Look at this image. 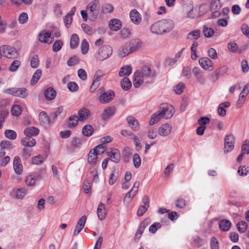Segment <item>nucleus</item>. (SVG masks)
<instances>
[{
    "instance_id": "nucleus-1",
    "label": "nucleus",
    "mask_w": 249,
    "mask_h": 249,
    "mask_svg": "<svg viewBox=\"0 0 249 249\" xmlns=\"http://www.w3.org/2000/svg\"><path fill=\"white\" fill-rule=\"evenodd\" d=\"M174 27L175 23L173 20L163 19L152 24L150 27V30L153 34L162 35L170 32Z\"/></svg>"
},
{
    "instance_id": "nucleus-2",
    "label": "nucleus",
    "mask_w": 249,
    "mask_h": 249,
    "mask_svg": "<svg viewBox=\"0 0 249 249\" xmlns=\"http://www.w3.org/2000/svg\"><path fill=\"white\" fill-rule=\"evenodd\" d=\"M156 75L155 71H152L149 67H143L141 70L136 71L133 76V85L138 88L141 86L145 80Z\"/></svg>"
},
{
    "instance_id": "nucleus-3",
    "label": "nucleus",
    "mask_w": 249,
    "mask_h": 249,
    "mask_svg": "<svg viewBox=\"0 0 249 249\" xmlns=\"http://www.w3.org/2000/svg\"><path fill=\"white\" fill-rule=\"evenodd\" d=\"M0 53L7 58L14 59L19 56V53L16 48L8 45H3L0 48Z\"/></svg>"
},
{
    "instance_id": "nucleus-4",
    "label": "nucleus",
    "mask_w": 249,
    "mask_h": 249,
    "mask_svg": "<svg viewBox=\"0 0 249 249\" xmlns=\"http://www.w3.org/2000/svg\"><path fill=\"white\" fill-rule=\"evenodd\" d=\"M3 93L17 96L21 98H25L28 95V91L24 88H12L3 90Z\"/></svg>"
},
{
    "instance_id": "nucleus-5",
    "label": "nucleus",
    "mask_w": 249,
    "mask_h": 249,
    "mask_svg": "<svg viewBox=\"0 0 249 249\" xmlns=\"http://www.w3.org/2000/svg\"><path fill=\"white\" fill-rule=\"evenodd\" d=\"M112 53V48L108 45H104L98 49L96 53V58L99 61H103L108 58Z\"/></svg>"
},
{
    "instance_id": "nucleus-6",
    "label": "nucleus",
    "mask_w": 249,
    "mask_h": 249,
    "mask_svg": "<svg viewBox=\"0 0 249 249\" xmlns=\"http://www.w3.org/2000/svg\"><path fill=\"white\" fill-rule=\"evenodd\" d=\"M162 118L170 119L174 115L175 110L173 106L167 104H162L158 110Z\"/></svg>"
},
{
    "instance_id": "nucleus-7",
    "label": "nucleus",
    "mask_w": 249,
    "mask_h": 249,
    "mask_svg": "<svg viewBox=\"0 0 249 249\" xmlns=\"http://www.w3.org/2000/svg\"><path fill=\"white\" fill-rule=\"evenodd\" d=\"M235 140L234 136L231 134L227 135L224 139V152L227 154L232 151L234 147Z\"/></svg>"
},
{
    "instance_id": "nucleus-8",
    "label": "nucleus",
    "mask_w": 249,
    "mask_h": 249,
    "mask_svg": "<svg viewBox=\"0 0 249 249\" xmlns=\"http://www.w3.org/2000/svg\"><path fill=\"white\" fill-rule=\"evenodd\" d=\"M139 186V182L137 181L134 183L131 190L125 196L124 199V202L128 204L131 202L132 198L136 195L138 191Z\"/></svg>"
},
{
    "instance_id": "nucleus-9",
    "label": "nucleus",
    "mask_w": 249,
    "mask_h": 249,
    "mask_svg": "<svg viewBox=\"0 0 249 249\" xmlns=\"http://www.w3.org/2000/svg\"><path fill=\"white\" fill-rule=\"evenodd\" d=\"M192 72L198 83L201 85L205 84L206 80L204 73L198 67H196L194 68Z\"/></svg>"
},
{
    "instance_id": "nucleus-10",
    "label": "nucleus",
    "mask_w": 249,
    "mask_h": 249,
    "mask_svg": "<svg viewBox=\"0 0 249 249\" xmlns=\"http://www.w3.org/2000/svg\"><path fill=\"white\" fill-rule=\"evenodd\" d=\"M114 97V92L111 90H109L101 94L99 99L101 103L106 104L111 101Z\"/></svg>"
},
{
    "instance_id": "nucleus-11",
    "label": "nucleus",
    "mask_w": 249,
    "mask_h": 249,
    "mask_svg": "<svg viewBox=\"0 0 249 249\" xmlns=\"http://www.w3.org/2000/svg\"><path fill=\"white\" fill-rule=\"evenodd\" d=\"M198 62L201 67L205 70L213 71L214 69L213 62L208 57L201 58Z\"/></svg>"
},
{
    "instance_id": "nucleus-12",
    "label": "nucleus",
    "mask_w": 249,
    "mask_h": 249,
    "mask_svg": "<svg viewBox=\"0 0 249 249\" xmlns=\"http://www.w3.org/2000/svg\"><path fill=\"white\" fill-rule=\"evenodd\" d=\"M87 220L86 215L82 216L78 221L74 228L73 236H77L84 228Z\"/></svg>"
},
{
    "instance_id": "nucleus-13",
    "label": "nucleus",
    "mask_w": 249,
    "mask_h": 249,
    "mask_svg": "<svg viewBox=\"0 0 249 249\" xmlns=\"http://www.w3.org/2000/svg\"><path fill=\"white\" fill-rule=\"evenodd\" d=\"M172 128V126L170 124H163L159 128L158 133L161 136L167 137L170 134Z\"/></svg>"
},
{
    "instance_id": "nucleus-14",
    "label": "nucleus",
    "mask_w": 249,
    "mask_h": 249,
    "mask_svg": "<svg viewBox=\"0 0 249 249\" xmlns=\"http://www.w3.org/2000/svg\"><path fill=\"white\" fill-rule=\"evenodd\" d=\"M131 53L132 52L127 43L120 47L117 52V54L120 58L126 57Z\"/></svg>"
},
{
    "instance_id": "nucleus-15",
    "label": "nucleus",
    "mask_w": 249,
    "mask_h": 249,
    "mask_svg": "<svg viewBox=\"0 0 249 249\" xmlns=\"http://www.w3.org/2000/svg\"><path fill=\"white\" fill-rule=\"evenodd\" d=\"M132 53L139 50L142 47V43L139 39H135L127 43Z\"/></svg>"
},
{
    "instance_id": "nucleus-16",
    "label": "nucleus",
    "mask_w": 249,
    "mask_h": 249,
    "mask_svg": "<svg viewBox=\"0 0 249 249\" xmlns=\"http://www.w3.org/2000/svg\"><path fill=\"white\" fill-rule=\"evenodd\" d=\"M130 18L132 22L135 24H139L142 20L141 14L136 10H132L129 13Z\"/></svg>"
},
{
    "instance_id": "nucleus-17",
    "label": "nucleus",
    "mask_w": 249,
    "mask_h": 249,
    "mask_svg": "<svg viewBox=\"0 0 249 249\" xmlns=\"http://www.w3.org/2000/svg\"><path fill=\"white\" fill-rule=\"evenodd\" d=\"M107 155L110 157V160L113 162L118 163L120 160L121 154L117 149H111L110 151L108 152Z\"/></svg>"
},
{
    "instance_id": "nucleus-18",
    "label": "nucleus",
    "mask_w": 249,
    "mask_h": 249,
    "mask_svg": "<svg viewBox=\"0 0 249 249\" xmlns=\"http://www.w3.org/2000/svg\"><path fill=\"white\" fill-rule=\"evenodd\" d=\"M13 167L17 174H21L23 171V166L19 157L16 156L13 160Z\"/></svg>"
},
{
    "instance_id": "nucleus-19",
    "label": "nucleus",
    "mask_w": 249,
    "mask_h": 249,
    "mask_svg": "<svg viewBox=\"0 0 249 249\" xmlns=\"http://www.w3.org/2000/svg\"><path fill=\"white\" fill-rule=\"evenodd\" d=\"M115 109L114 107H108L105 109L102 114V119L104 121H107L112 117L115 113Z\"/></svg>"
},
{
    "instance_id": "nucleus-20",
    "label": "nucleus",
    "mask_w": 249,
    "mask_h": 249,
    "mask_svg": "<svg viewBox=\"0 0 249 249\" xmlns=\"http://www.w3.org/2000/svg\"><path fill=\"white\" fill-rule=\"evenodd\" d=\"M21 143L25 147H32L36 145V141L32 137L26 136L21 141Z\"/></svg>"
},
{
    "instance_id": "nucleus-21",
    "label": "nucleus",
    "mask_w": 249,
    "mask_h": 249,
    "mask_svg": "<svg viewBox=\"0 0 249 249\" xmlns=\"http://www.w3.org/2000/svg\"><path fill=\"white\" fill-rule=\"evenodd\" d=\"M127 121L130 128L134 131H137L140 128L138 120L133 117L129 116L127 118Z\"/></svg>"
},
{
    "instance_id": "nucleus-22",
    "label": "nucleus",
    "mask_w": 249,
    "mask_h": 249,
    "mask_svg": "<svg viewBox=\"0 0 249 249\" xmlns=\"http://www.w3.org/2000/svg\"><path fill=\"white\" fill-rule=\"evenodd\" d=\"M109 26L111 30L117 31L121 28L122 22L118 19H112L109 21Z\"/></svg>"
},
{
    "instance_id": "nucleus-23",
    "label": "nucleus",
    "mask_w": 249,
    "mask_h": 249,
    "mask_svg": "<svg viewBox=\"0 0 249 249\" xmlns=\"http://www.w3.org/2000/svg\"><path fill=\"white\" fill-rule=\"evenodd\" d=\"M231 226V221L227 219H222L219 221V227L221 231H228Z\"/></svg>"
},
{
    "instance_id": "nucleus-24",
    "label": "nucleus",
    "mask_w": 249,
    "mask_h": 249,
    "mask_svg": "<svg viewBox=\"0 0 249 249\" xmlns=\"http://www.w3.org/2000/svg\"><path fill=\"white\" fill-rule=\"evenodd\" d=\"M119 170L118 167H114L111 171L109 179V184L111 185L114 184L117 180L119 176Z\"/></svg>"
},
{
    "instance_id": "nucleus-25",
    "label": "nucleus",
    "mask_w": 249,
    "mask_h": 249,
    "mask_svg": "<svg viewBox=\"0 0 249 249\" xmlns=\"http://www.w3.org/2000/svg\"><path fill=\"white\" fill-rule=\"evenodd\" d=\"M97 214L98 218L100 220L104 219L106 216V211L105 209V205L104 203H101L97 208Z\"/></svg>"
},
{
    "instance_id": "nucleus-26",
    "label": "nucleus",
    "mask_w": 249,
    "mask_h": 249,
    "mask_svg": "<svg viewBox=\"0 0 249 249\" xmlns=\"http://www.w3.org/2000/svg\"><path fill=\"white\" fill-rule=\"evenodd\" d=\"M231 104L229 102H226L221 103L218 107L217 113L218 114L222 117L225 116L226 114V110L225 108L229 107Z\"/></svg>"
},
{
    "instance_id": "nucleus-27",
    "label": "nucleus",
    "mask_w": 249,
    "mask_h": 249,
    "mask_svg": "<svg viewBox=\"0 0 249 249\" xmlns=\"http://www.w3.org/2000/svg\"><path fill=\"white\" fill-rule=\"evenodd\" d=\"M78 114L79 120L84 121L89 118L90 115V112L87 108H83L78 111Z\"/></svg>"
},
{
    "instance_id": "nucleus-28",
    "label": "nucleus",
    "mask_w": 249,
    "mask_h": 249,
    "mask_svg": "<svg viewBox=\"0 0 249 249\" xmlns=\"http://www.w3.org/2000/svg\"><path fill=\"white\" fill-rule=\"evenodd\" d=\"M132 69L130 65H125L122 67L119 71V75L120 77L127 76L132 72Z\"/></svg>"
},
{
    "instance_id": "nucleus-29",
    "label": "nucleus",
    "mask_w": 249,
    "mask_h": 249,
    "mask_svg": "<svg viewBox=\"0 0 249 249\" xmlns=\"http://www.w3.org/2000/svg\"><path fill=\"white\" fill-rule=\"evenodd\" d=\"M39 130L35 127H28L24 130V134L26 136L32 137L38 134Z\"/></svg>"
},
{
    "instance_id": "nucleus-30",
    "label": "nucleus",
    "mask_w": 249,
    "mask_h": 249,
    "mask_svg": "<svg viewBox=\"0 0 249 249\" xmlns=\"http://www.w3.org/2000/svg\"><path fill=\"white\" fill-rule=\"evenodd\" d=\"M51 36V34L50 33L43 31L39 34L38 39L40 42L46 43L49 42Z\"/></svg>"
},
{
    "instance_id": "nucleus-31",
    "label": "nucleus",
    "mask_w": 249,
    "mask_h": 249,
    "mask_svg": "<svg viewBox=\"0 0 249 249\" xmlns=\"http://www.w3.org/2000/svg\"><path fill=\"white\" fill-rule=\"evenodd\" d=\"M56 92L53 88H49L44 91V96L48 100L53 99L56 96Z\"/></svg>"
},
{
    "instance_id": "nucleus-32",
    "label": "nucleus",
    "mask_w": 249,
    "mask_h": 249,
    "mask_svg": "<svg viewBox=\"0 0 249 249\" xmlns=\"http://www.w3.org/2000/svg\"><path fill=\"white\" fill-rule=\"evenodd\" d=\"M79 119L76 115H73L70 117L67 120V125L70 128H73L76 126L78 123Z\"/></svg>"
},
{
    "instance_id": "nucleus-33",
    "label": "nucleus",
    "mask_w": 249,
    "mask_h": 249,
    "mask_svg": "<svg viewBox=\"0 0 249 249\" xmlns=\"http://www.w3.org/2000/svg\"><path fill=\"white\" fill-rule=\"evenodd\" d=\"M221 4L220 0H211L210 3L211 10L213 13L216 12L217 10L220 9Z\"/></svg>"
},
{
    "instance_id": "nucleus-34",
    "label": "nucleus",
    "mask_w": 249,
    "mask_h": 249,
    "mask_svg": "<svg viewBox=\"0 0 249 249\" xmlns=\"http://www.w3.org/2000/svg\"><path fill=\"white\" fill-rule=\"evenodd\" d=\"M79 37L77 34H73L71 38L70 47L71 49L76 48L79 44Z\"/></svg>"
},
{
    "instance_id": "nucleus-35",
    "label": "nucleus",
    "mask_w": 249,
    "mask_h": 249,
    "mask_svg": "<svg viewBox=\"0 0 249 249\" xmlns=\"http://www.w3.org/2000/svg\"><path fill=\"white\" fill-rule=\"evenodd\" d=\"M39 120L43 125H47L50 122L48 116L44 111H42L39 114Z\"/></svg>"
},
{
    "instance_id": "nucleus-36",
    "label": "nucleus",
    "mask_w": 249,
    "mask_h": 249,
    "mask_svg": "<svg viewBox=\"0 0 249 249\" xmlns=\"http://www.w3.org/2000/svg\"><path fill=\"white\" fill-rule=\"evenodd\" d=\"M203 34L206 37H211L214 34V31L213 28H209L206 25L203 26Z\"/></svg>"
},
{
    "instance_id": "nucleus-37",
    "label": "nucleus",
    "mask_w": 249,
    "mask_h": 249,
    "mask_svg": "<svg viewBox=\"0 0 249 249\" xmlns=\"http://www.w3.org/2000/svg\"><path fill=\"white\" fill-rule=\"evenodd\" d=\"M121 85L124 90H127L131 87V82L128 78L125 77L121 81Z\"/></svg>"
},
{
    "instance_id": "nucleus-38",
    "label": "nucleus",
    "mask_w": 249,
    "mask_h": 249,
    "mask_svg": "<svg viewBox=\"0 0 249 249\" xmlns=\"http://www.w3.org/2000/svg\"><path fill=\"white\" fill-rule=\"evenodd\" d=\"M93 133V129L90 125H86L82 129V133L85 136L89 137Z\"/></svg>"
},
{
    "instance_id": "nucleus-39",
    "label": "nucleus",
    "mask_w": 249,
    "mask_h": 249,
    "mask_svg": "<svg viewBox=\"0 0 249 249\" xmlns=\"http://www.w3.org/2000/svg\"><path fill=\"white\" fill-rule=\"evenodd\" d=\"M162 118L159 112L158 111L155 112L151 117V119L149 122V124L150 125H152L155 123L158 122L160 119Z\"/></svg>"
},
{
    "instance_id": "nucleus-40",
    "label": "nucleus",
    "mask_w": 249,
    "mask_h": 249,
    "mask_svg": "<svg viewBox=\"0 0 249 249\" xmlns=\"http://www.w3.org/2000/svg\"><path fill=\"white\" fill-rule=\"evenodd\" d=\"M9 112L6 109H2L0 112V129L3 126V124L5 122V119L7 117Z\"/></svg>"
},
{
    "instance_id": "nucleus-41",
    "label": "nucleus",
    "mask_w": 249,
    "mask_h": 249,
    "mask_svg": "<svg viewBox=\"0 0 249 249\" xmlns=\"http://www.w3.org/2000/svg\"><path fill=\"white\" fill-rule=\"evenodd\" d=\"M42 74V71L40 69H37L34 73L32 80V84H36L37 83Z\"/></svg>"
},
{
    "instance_id": "nucleus-42",
    "label": "nucleus",
    "mask_w": 249,
    "mask_h": 249,
    "mask_svg": "<svg viewBox=\"0 0 249 249\" xmlns=\"http://www.w3.org/2000/svg\"><path fill=\"white\" fill-rule=\"evenodd\" d=\"M150 218H145L141 222L137 231L143 233L144 229L150 224Z\"/></svg>"
},
{
    "instance_id": "nucleus-43",
    "label": "nucleus",
    "mask_w": 249,
    "mask_h": 249,
    "mask_svg": "<svg viewBox=\"0 0 249 249\" xmlns=\"http://www.w3.org/2000/svg\"><path fill=\"white\" fill-rule=\"evenodd\" d=\"M107 149L106 146L104 144H100L96 146L94 148V155L96 156L98 155H101L103 154Z\"/></svg>"
},
{
    "instance_id": "nucleus-44",
    "label": "nucleus",
    "mask_w": 249,
    "mask_h": 249,
    "mask_svg": "<svg viewBox=\"0 0 249 249\" xmlns=\"http://www.w3.org/2000/svg\"><path fill=\"white\" fill-rule=\"evenodd\" d=\"M200 36V31L198 29L193 31L190 32L188 35L187 38L191 40H196L198 39Z\"/></svg>"
},
{
    "instance_id": "nucleus-45",
    "label": "nucleus",
    "mask_w": 249,
    "mask_h": 249,
    "mask_svg": "<svg viewBox=\"0 0 249 249\" xmlns=\"http://www.w3.org/2000/svg\"><path fill=\"white\" fill-rule=\"evenodd\" d=\"M39 65V60L37 55H34L30 61V65L32 68L36 69Z\"/></svg>"
},
{
    "instance_id": "nucleus-46",
    "label": "nucleus",
    "mask_w": 249,
    "mask_h": 249,
    "mask_svg": "<svg viewBox=\"0 0 249 249\" xmlns=\"http://www.w3.org/2000/svg\"><path fill=\"white\" fill-rule=\"evenodd\" d=\"M236 227L240 233H244L247 230L248 225L245 221H240L237 224Z\"/></svg>"
},
{
    "instance_id": "nucleus-47",
    "label": "nucleus",
    "mask_w": 249,
    "mask_h": 249,
    "mask_svg": "<svg viewBox=\"0 0 249 249\" xmlns=\"http://www.w3.org/2000/svg\"><path fill=\"white\" fill-rule=\"evenodd\" d=\"M102 12L104 14L111 13L114 10L113 6L110 3H106L102 6Z\"/></svg>"
},
{
    "instance_id": "nucleus-48",
    "label": "nucleus",
    "mask_w": 249,
    "mask_h": 249,
    "mask_svg": "<svg viewBox=\"0 0 249 249\" xmlns=\"http://www.w3.org/2000/svg\"><path fill=\"white\" fill-rule=\"evenodd\" d=\"M21 107L19 105H15L11 108V113L14 116H18L21 113Z\"/></svg>"
},
{
    "instance_id": "nucleus-49",
    "label": "nucleus",
    "mask_w": 249,
    "mask_h": 249,
    "mask_svg": "<svg viewBox=\"0 0 249 249\" xmlns=\"http://www.w3.org/2000/svg\"><path fill=\"white\" fill-rule=\"evenodd\" d=\"M242 154H249V141L245 140L241 147V152Z\"/></svg>"
},
{
    "instance_id": "nucleus-50",
    "label": "nucleus",
    "mask_w": 249,
    "mask_h": 249,
    "mask_svg": "<svg viewBox=\"0 0 249 249\" xmlns=\"http://www.w3.org/2000/svg\"><path fill=\"white\" fill-rule=\"evenodd\" d=\"M21 63L19 60H15L12 62L9 67V70L11 72H15L20 66Z\"/></svg>"
},
{
    "instance_id": "nucleus-51",
    "label": "nucleus",
    "mask_w": 249,
    "mask_h": 249,
    "mask_svg": "<svg viewBox=\"0 0 249 249\" xmlns=\"http://www.w3.org/2000/svg\"><path fill=\"white\" fill-rule=\"evenodd\" d=\"M5 136L6 138L10 140H15L17 138L16 132L12 130H6L4 132Z\"/></svg>"
},
{
    "instance_id": "nucleus-52",
    "label": "nucleus",
    "mask_w": 249,
    "mask_h": 249,
    "mask_svg": "<svg viewBox=\"0 0 249 249\" xmlns=\"http://www.w3.org/2000/svg\"><path fill=\"white\" fill-rule=\"evenodd\" d=\"M71 144L75 148H80L82 144V140L80 138L74 137L72 139Z\"/></svg>"
},
{
    "instance_id": "nucleus-53",
    "label": "nucleus",
    "mask_w": 249,
    "mask_h": 249,
    "mask_svg": "<svg viewBox=\"0 0 249 249\" xmlns=\"http://www.w3.org/2000/svg\"><path fill=\"white\" fill-rule=\"evenodd\" d=\"M36 181V178L32 175H29L26 178L25 182L28 186H34Z\"/></svg>"
},
{
    "instance_id": "nucleus-54",
    "label": "nucleus",
    "mask_w": 249,
    "mask_h": 249,
    "mask_svg": "<svg viewBox=\"0 0 249 249\" xmlns=\"http://www.w3.org/2000/svg\"><path fill=\"white\" fill-rule=\"evenodd\" d=\"M161 227V225L159 222H155L151 225L149 228V231L152 233H155L157 230L160 229Z\"/></svg>"
},
{
    "instance_id": "nucleus-55",
    "label": "nucleus",
    "mask_w": 249,
    "mask_h": 249,
    "mask_svg": "<svg viewBox=\"0 0 249 249\" xmlns=\"http://www.w3.org/2000/svg\"><path fill=\"white\" fill-rule=\"evenodd\" d=\"M133 162L135 168H139L141 164V160L138 154H135L133 156Z\"/></svg>"
},
{
    "instance_id": "nucleus-56",
    "label": "nucleus",
    "mask_w": 249,
    "mask_h": 249,
    "mask_svg": "<svg viewBox=\"0 0 249 249\" xmlns=\"http://www.w3.org/2000/svg\"><path fill=\"white\" fill-rule=\"evenodd\" d=\"M0 146L6 150H10L13 148L12 143L8 141H2L0 143Z\"/></svg>"
},
{
    "instance_id": "nucleus-57",
    "label": "nucleus",
    "mask_w": 249,
    "mask_h": 249,
    "mask_svg": "<svg viewBox=\"0 0 249 249\" xmlns=\"http://www.w3.org/2000/svg\"><path fill=\"white\" fill-rule=\"evenodd\" d=\"M105 73L103 71L101 70L97 71L94 75V83L101 81Z\"/></svg>"
},
{
    "instance_id": "nucleus-58",
    "label": "nucleus",
    "mask_w": 249,
    "mask_h": 249,
    "mask_svg": "<svg viewBox=\"0 0 249 249\" xmlns=\"http://www.w3.org/2000/svg\"><path fill=\"white\" fill-rule=\"evenodd\" d=\"M26 194V190L24 188H19L16 192V196L18 199L22 198Z\"/></svg>"
},
{
    "instance_id": "nucleus-59",
    "label": "nucleus",
    "mask_w": 249,
    "mask_h": 249,
    "mask_svg": "<svg viewBox=\"0 0 249 249\" xmlns=\"http://www.w3.org/2000/svg\"><path fill=\"white\" fill-rule=\"evenodd\" d=\"M63 42L60 40L55 41L53 45V50L56 52L59 51L63 46Z\"/></svg>"
},
{
    "instance_id": "nucleus-60",
    "label": "nucleus",
    "mask_w": 249,
    "mask_h": 249,
    "mask_svg": "<svg viewBox=\"0 0 249 249\" xmlns=\"http://www.w3.org/2000/svg\"><path fill=\"white\" fill-rule=\"evenodd\" d=\"M67 87L70 91L71 92H75L78 90V86L74 82H70L67 84Z\"/></svg>"
},
{
    "instance_id": "nucleus-61",
    "label": "nucleus",
    "mask_w": 249,
    "mask_h": 249,
    "mask_svg": "<svg viewBox=\"0 0 249 249\" xmlns=\"http://www.w3.org/2000/svg\"><path fill=\"white\" fill-rule=\"evenodd\" d=\"M228 50L231 52L236 53L238 51V47L236 43L234 42H230L228 44Z\"/></svg>"
},
{
    "instance_id": "nucleus-62",
    "label": "nucleus",
    "mask_w": 249,
    "mask_h": 249,
    "mask_svg": "<svg viewBox=\"0 0 249 249\" xmlns=\"http://www.w3.org/2000/svg\"><path fill=\"white\" fill-rule=\"evenodd\" d=\"M227 70L226 67H222L216 69L213 72V74L216 77V79H218V77L223 73L226 72Z\"/></svg>"
},
{
    "instance_id": "nucleus-63",
    "label": "nucleus",
    "mask_w": 249,
    "mask_h": 249,
    "mask_svg": "<svg viewBox=\"0 0 249 249\" xmlns=\"http://www.w3.org/2000/svg\"><path fill=\"white\" fill-rule=\"evenodd\" d=\"M211 249H219V242L215 237H212L210 240Z\"/></svg>"
},
{
    "instance_id": "nucleus-64",
    "label": "nucleus",
    "mask_w": 249,
    "mask_h": 249,
    "mask_svg": "<svg viewBox=\"0 0 249 249\" xmlns=\"http://www.w3.org/2000/svg\"><path fill=\"white\" fill-rule=\"evenodd\" d=\"M249 92V84H247L241 91L239 94V97L241 98L246 99V98Z\"/></svg>"
}]
</instances>
